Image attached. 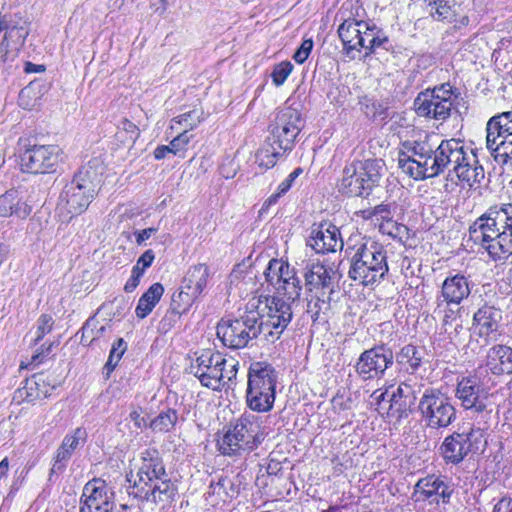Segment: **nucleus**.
<instances>
[{"label": "nucleus", "instance_id": "nucleus-1", "mask_svg": "<svg viewBox=\"0 0 512 512\" xmlns=\"http://www.w3.org/2000/svg\"><path fill=\"white\" fill-rule=\"evenodd\" d=\"M470 239L481 246L494 262L512 255V203L490 207L468 229Z\"/></svg>", "mask_w": 512, "mask_h": 512}, {"label": "nucleus", "instance_id": "nucleus-2", "mask_svg": "<svg viewBox=\"0 0 512 512\" xmlns=\"http://www.w3.org/2000/svg\"><path fill=\"white\" fill-rule=\"evenodd\" d=\"M302 126L301 114L297 109L286 107L278 112L274 122L269 126V136L256 153L259 166L274 167L280 157L293 149Z\"/></svg>", "mask_w": 512, "mask_h": 512}, {"label": "nucleus", "instance_id": "nucleus-3", "mask_svg": "<svg viewBox=\"0 0 512 512\" xmlns=\"http://www.w3.org/2000/svg\"><path fill=\"white\" fill-rule=\"evenodd\" d=\"M104 170L103 162L99 158H93L82 166L64 186L58 207L65 209L70 218L83 213L100 189Z\"/></svg>", "mask_w": 512, "mask_h": 512}, {"label": "nucleus", "instance_id": "nucleus-4", "mask_svg": "<svg viewBox=\"0 0 512 512\" xmlns=\"http://www.w3.org/2000/svg\"><path fill=\"white\" fill-rule=\"evenodd\" d=\"M387 255L384 247L367 240L355 247L350 258L348 276L363 286L373 285L388 273Z\"/></svg>", "mask_w": 512, "mask_h": 512}, {"label": "nucleus", "instance_id": "nucleus-5", "mask_svg": "<svg viewBox=\"0 0 512 512\" xmlns=\"http://www.w3.org/2000/svg\"><path fill=\"white\" fill-rule=\"evenodd\" d=\"M263 440L261 425L256 416L244 414L231 423L219 442L225 456H241L256 449Z\"/></svg>", "mask_w": 512, "mask_h": 512}, {"label": "nucleus", "instance_id": "nucleus-6", "mask_svg": "<svg viewBox=\"0 0 512 512\" xmlns=\"http://www.w3.org/2000/svg\"><path fill=\"white\" fill-rule=\"evenodd\" d=\"M258 313L248 311L233 320L222 319L216 327V335L222 344L230 349H242L255 339H261L257 319Z\"/></svg>", "mask_w": 512, "mask_h": 512}, {"label": "nucleus", "instance_id": "nucleus-7", "mask_svg": "<svg viewBox=\"0 0 512 512\" xmlns=\"http://www.w3.org/2000/svg\"><path fill=\"white\" fill-rule=\"evenodd\" d=\"M418 410L426 427L441 429L450 426L457 417L451 398L438 388H427L423 392Z\"/></svg>", "mask_w": 512, "mask_h": 512}, {"label": "nucleus", "instance_id": "nucleus-8", "mask_svg": "<svg viewBox=\"0 0 512 512\" xmlns=\"http://www.w3.org/2000/svg\"><path fill=\"white\" fill-rule=\"evenodd\" d=\"M486 148L494 160L512 164V110L492 116L486 124Z\"/></svg>", "mask_w": 512, "mask_h": 512}, {"label": "nucleus", "instance_id": "nucleus-9", "mask_svg": "<svg viewBox=\"0 0 512 512\" xmlns=\"http://www.w3.org/2000/svg\"><path fill=\"white\" fill-rule=\"evenodd\" d=\"M422 384L413 381L412 378L401 382L397 389L389 396L387 391L381 392L375 397L377 400V410L381 413L386 410L389 417L395 418L400 423L403 419H407L413 411L416 404L417 393L420 392Z\"/></svg>", "mask_w": 512, "mask_h": 512}, {"label": "nucleus", "instance_id": "nucleus-10", "mask_svg": "<svg viewBox=\"0 0 512 512\" xmlns=\"http://www.w3.org/2000/svg\"><path fill=\"white\" fill-rule=\"evenodd\" d=\"M486 441L480 428H470L467 432H453L445 437L440 446L446 463L457 465L469 454H476L485 448Z\"/></svg>", "mask_w": 512, "mask_h": 512}, {"label": "nucleus", "instance_id": "nucleus-11", "mask_svg": "<svg viewBox=\"0 0 512 512\" xmlns=\"http://www.w3.org/2000/svg\"><path fill=\"white\" fill-rule=\"evenodd\" d=\"M502 311L494 305L484 303L473 315L471 344L486 347L502 335Z\"/></svg>", "mask_w": 512, "mask_h": 512}, {"label": "nucleus", "instance_id": "nucleus-12", "mask_svg": "<svg viewBox=\"0 0 512 512\" xmlns=\"http://www.w3.org/2000/svg\"><path fill=\"white\" fill-rule=\"evenodd\" d=\"M21 152V167L31 174H46L55 171L60 160V149L55 145L24 144Z\"/></svg>", "mask_w": 512, "mask_h": 512}, {"label": "nucleus", "instance_id": "nucleus-13", "mask_svg": "<svg viewBox=\"0 0 512 512\" xmlns=\"http://www.w3.org/2000/svg\"><path fill=\"white\" fill-rule=\"evenodd\" d=\"M226 364L227 360L221 353L204 350L190 369L203 386L218 390L221 386H225L224 366Z\"/></svg>", "mask_w": 512, "mask_h": 512}, {"label": "nucleus", "instance_id": "nucleus-14", "mask_svg": "<svg viewBox=\"0 0 512 512\" xmlns=\"http://www.w3.org/2000/svg\"><path fill=\"white\" fill-rule=\"evenodd\" d=\"M394 363V353L386 345H377L363 351L355 365L357 374L363 380L380 378Z\"/></svg>", "mask_w": 512, "mask_h": 512}, {"label": "nucleus", "instance_id": "nucleus-15", "mask_svg": "<svg viewBox=\"0 0 512 512\" xmlns=\"http://www.w3.org/2000/svg\"><path fill=\"white\" fill-rule=\"evenodd\" d=\"M303 277L308 291H321L329 294L335 292L340 275L334 263L328 261H309L305 268Z\"/></svg>", "mask_w": 512, "mask_h": 512}, {"label": "nucleus", "instance_id": "nucleus-16", "mask_svg": "<svg viewBox=\"0 0 512 512\" xmlns=\"http://www.w3.org/2000/svg\"><path fill=\"white\" fill-rule=\"evenodd\" d=\"M455 397L465 410L482 413L487 408L488 392L474 376L463 377L457 382Z\"/></svg>", "mask_w": 512, "mask_h": 512}, {"label": "nucleus", "instance_id": "nucleus-17", "mask_svg": "<svg viewBox=\"0 0 512 512\" xmlns=\"http://www.w3.org/2000/svg\"><path fill=\"white\" fill-rule=\"evenodd\" d=\"M167 475L158 450L147 449L141 453V465L137 472L138 481L135 480L132 485H129V489L140 491L143 486L147 488L158 480H164Z\"/></svg>", "mask_w": 512, "mask_h": 512}, {"label": "nucleus", "instance_id": "nucleus-18", "mask_svg": "<svg viewBox=\"0 0 512 512\" xmlns=\"http://www.w3.org/2000/svg\"><path fill=\"white\" fill-rule=\"evenodd\" d=\"M112 495L103 480L93 479L87 482L80 499V512H113L115 504Z\"/></svg>", "mask_w": 512, "mask_h": 512}, {"label": "nucleus", "instance_id": "nucleus-19", "mask_svg": "<svg viewBox=\"0 0 512 512\" xmlns=\"http://www.w3.org/2000/svg\"><path fill=\"white\" fill-rule=\"evenodd\" d=\"M306 244L317 254L336 252L343 247L339 228L327 221L312 225Z\"/></svg>", "mask_w": 512, "mask_h": 512}, {"label": "nucleus", "instance_id": "nucleus-20", "mask_svg": "<svg viewBox=\"0 0 512 512\" xmlns=\"http://www.w3.org/2000/svg\"><path fill=\"white\" fill-rule=\"evenodd\" d=\"M472 282L462 273L450 274L441 285L440 297L433 310L435 315L442 313L444 304L459 305L471 293Z\"/></svg>", "mask_w": 512, "mask_h": 512}, {"label": "nucleus", "instance_id": "nucleus-21", "mask_svg": "<svg viewBox=\"0 0 512 512\" xmlns=\"http://www.w3.org/2000/svg\"><path fill=\"white\" fill-rule=\"evenodd\" d=\"M254 313L259 314L257 322L259 330H261V340L271 344L280 339L293 317L291 307H285L279 315L259 311V308Z\"/></svg>", "mask_w": 512, "mask_h": 512}, {"label": "nucleus", "instance_id": "nucleus-22", "mask_svg": "<svg viewBox=\"0 0 512 512\" xmlns=\"http://www.w3.org/2000/svg\"><path fill=\"white\" fill-rule=\"evenodd\" d=\"M453 488L440 476L428 475L418 480L414 486L413 496L416 501H429L430 503H439V498L443 503H448Z\"/></svg>", "mask_w": 512, "mask_h": 512}, {"label": "nucleus", "instance_id": "nucleus-23", "mask_svg": "<svg viewBox=\"0 0 512 512\" xmlns=\"http://www.w3.org/2000/svg\"><path fill=\"white\" fill-rule=\"evenodd\" d=\"M403 149L399 151L398 165L404 173L417 179L420 177L418 166L419 162H424L426 155L432 153V145L426 141H405L402 143Z\"/></svg>", "mask_w": 512, "mask_h": 512}, {"label": "nucleus", "instance_id": "nucleus-24", "mask_svg": "<svg viewBox=\"0 0 512 512\" xmlns=\"http://www.w3.org/2000/svg\"><path fill=\"white\" fill-rule=\"evenodd\" d=\"M364 49V58H368L374 54H378L379 49L389 51L392 44L386 33L376 24L364 21V27L361 29L360 38L358 39L357 52Z\"/></svg>", "mask_w": 512, "mask_h": 512}, {"label": "nucleus", "instance_id": "nucleus-25", "mask_svg": "<svg viewBox=\"0 0 512 512\" xmlns=\"http://www.w3.org/2000/svg\"><path fill=\"white\" fill-rule=\"evenodd\" d=\"M240 491L241 480L239 474L234 477L220 474L211 480L207 490V499H210L213 505H217L220 502L225 503L238 497Z\"/></svg>", "mask_w": 512, "mask_h": 512}, {"label": "nucleus", "instance_id": "nucleus-26", "mask_svg": "<svg viewBox=\"0 0 512 512\" xmlns=\"http://www.w3.org/2000/svg\"><path fill=\"white\" fill-rule=\"evenodd\" d=\"M277 373L274 367L266 362H253L248 370L247 388L267 392L275 396Z\"/></svg>", "mask_w": 512, "mask_h": 512}, {"label": "nucleus", "instance_id": "nucleus-27", "mask_svg": "<svg viewBox=\"0 0 512 512\" xmlns=\"http://www.w3.org/2000/svg\"><path fill=\"white\" fill-rule=\"evenodd\" d=\"M455 175L459 181L465 183L469 188L480 184L484 179V168L472 148L468 147L461 161L456 165Z\"/></svg>", "mask_w": 512, "mask_h": 512}, {"label": "nucleus", "instance_id": "nucleus-28", "mask_svg": "<svg viewBox=\"0 0 512 512\" xmlns=\"http://www.w3.org/2000/svg\"><path fill=\"white\" fill-rule=\"evenodd\" d=\"M176 492L177 487L167 475L164 480H158L155 484L147 488L143 486L140 491H128V494L142 501L159 504L171 503L174 500Z\"/></svg>", "mask_w": 512, "mask_h": 512}, {"label": "nucleus", "instance_id": "nucleus-29", "mask_svg": "<svg viewBox=\"0 0 512 512\" xmlns=\"http://www.w3.org/2000/svg\"><path fill=\"white\" fill-rule=\"evenodd\" d=\"M468 147L459 139L442 140L438 145V154L442 165L443 172L450 168L449 173L455 174L456 165L461 161L462 156L466 153ZM450 176V174H448Z\"/></svg>", "mask_w": 512, "mask_h": 512}, {"label": "nucleus", "instance_id": "nucleus-30", "mask_svg": "<svg viewBox=\"0 0 512 512\" xmlns=\"http://www.w3.org/2000/svg\"><path fill=\"white\" fill-rule=\"evenodd\" d=\"M86 438L87 432L81 427L76 428L72 434L66 435L57 449L52 471L62 470L65 467V463L71 458L73 452L78 449L80 445L85 443Z\"/></svg>", "mask_w": 512, "mask_h": 512}, {"label": "nucleus", "instance_id": "nucleus-31", "mask_svg": "<svg viewBox=\"0 0 512 512\" xmlns=\"http://www.w3.org/2000/svg\"><path fill=\"white\" fill-rule=\"evenodd\" d=\"M486 366L492 374H512V348L506 345L491 347L486 356Z\"/></svg>", "mask_w": 512, "mask_h": 512}, {"label": "nucleus", "instance_id": "nucleus-32", "mask_svg": "<svg viewBox=\"0 0 512 512\" xmlns=\"http://www.w3.org/2000/svg\"><path fill=\"white\" fill-rule=\"evenodd\" d=\"M32 212V207L20 197L19 192L10 189L0 196V217L16 216L25 219Z\"/></svg>", "mask_w": 512, "mask_h": 512}, {"label": "nucleus", "instance_id": "nucleus-33", "mask_svg": "<svg viewBox=\"0 0 512 512\" xmlns=\"http://www.w3.org/2000/svg\"><path fill=\"white\" fill-rule=\"evenodd\" d=\"M364 27L363 20L354 18L345 19L338 27V35L343 43V48L347 56L351 59L355 58L354 51L358 49V39L360 38L361 29Z\"/></svg>", "mask_w": 512, "mask_h": 512}, {"label": "nucleus", "instance_id": "nucleus-34", "mask_svg": "<svg viewBox=\"0 0 512 512\" xmlns=\"http://www.w3.org/2000/svg\"><path fill=\"white\" fill-rule=\"evenodd\" d=\"M369 195L373 189L379 186L380 180L385 172V164L381 159H367L355 163Z\"/></svg>", "mask_w": 512, "mask_h": 512}, {"label": "nucleus", "instance_id": "nucleus-35", "mask_svg": "<svg viewBox=\"0 0 512 512\" xmlns=\"http://www.w3.org/2000/svg\"><path fill=\"white\" fill-rule=\"evenodd\" d=\"M424 355L423 347L407 344L394 355V360L400 370L414 374L421 367Z\"/></svg>", "mask_w": 512, "mask_h": 512}, {"label": "nucleus", "instance_id": "nucleus-36", "mask_svg": "<svg viewBox=\"0 0 512 512\" xmlns=\"http://www.w3.org/2000/svg\"><path fill=\"white\" fill-rule=\"evenodd\" d=\"M360 178L361 175L355 163L345 167L339 191L349 197H368L369 193Z\"/></svg>", "mask_w": 512, "mask_h": 512}, {"label": "nucleus", "instance_id": "nucleus-37", "mask_svg": "<svg viewBox=\"0 0 512 512\" xmlns=\"http://www.w3.org/2000/svg\"><path fill=\"white\" fill-rule=\"evenodd\" d=\"M209 277V267L206 264L199 263L189 267L181 286H183V289L191 290L197 296H200L207 286Z\"/></svg>", "mask_w": 512, "mask_h": 512}, {"label": "nucleus", "instance_id": "nucleus-38", "mask_svg": "<svg viewBox=\"0 0 512 512\" xmlns=\"http://www.w3.org/2000/svg\"><path fill=\"white\" fill-rule=\"evenodd\" d=\"M332 294L321 292L312 296L307 302L306 313L313 323H325L331 310Z\"/></svg>", "mask_w": 512, "mask_h": 512}, {"label": "nucleus", "instance_id": "nucleus-39", "mask_svg": "<svg viewBox=\"0 0 512 512\" xmlns=\"http://www.w3.org/2000/svg\"><path fill=\"white\" fill-rule=\"evenodd\" d=\"M454 101H444L433 103V100L423 98L420 105H415L416 113L421 117H429L435 120H446L450 115Z\"/></svg>", "mask_w": 512, "mask_h": 512}, {"label": "nucleus", "instance_id": "nucleus-40", "mask_svg": "<svg viewBox=\"0 0 512 512\" xmlns=\"http://www.w3.org/2000/svg\"><path fill=\"white\" fill-rule=\"evenodd\" d=\"M164 293V287L161 283L152 284L148 290L140 297L135 309L136 316L140 319L147 317Z\"/></svg>", "mask_w": 512, "mask_h": 512}, {"label": "nucleus", "instance_id": "nucleus-41", "mask_svg": "<svg viewBox=\"0 0 512 512\" xmlns=\"http://www.w3.org/2000/svg\"><path fill=\"white\" fill-rule=\"evenodd\" d=\"M198 298L199 296L193 291L183 289V286H180L171 297L170 310L176 315L186 313Z\"/></svg>", "mask_w": 512, "mask_h": 512}, {"label": "nucleus", "instance_id": "nucleus-42", "mask_svg": "<svg viewBox=\"0 0 512 512\" xmlns=\"http://www.w3.org/2000/svg\"><path fill=\"white\" fill-rule=\"evenodd\" d=\"M275 396L267 394V392L256 391L247 388L246 402L248 407L256 412H268L273 408Z\"/></svg>", "mask_w": 512, "mask_h": 512}, {"label": "nucleus", "instance_id": "nucleus-43", "mask_svg": "<svg viewBox=\"0 0 512 512\" xmlns=\"http://www.w3.org/2000/svg\"><path fill=\"white\" fill-rule=\"evenodd\" d=\"M429 14L438 21H451L457 14L454 0H432L428 3Z\"/></svg>", "mask_w": 512, "mask_h": 512}, {"label": "nucleus", "instance_id": "nucleus-44", "mask_svg": "<svg viewBox=\"0 0 512 512\" xmlns=\"http://www.w3.org/2000/svg\"><path fill=\"white\" fill-rule=\"evenodd\" d=\"M26 36L27 32L21 27H13L7 31L0 43L2 58L6 60L10 50H17L19 46L23 45Z\"/></svg>", "mask_w": 512, "mask_h": 512}, {"label": "nucleus", "instance_id": "nucleus-45", "mask_svg": "<svg viewBox=\"0 0 512 512\" xmlns=\"http://www.w3.org/2000/svg\"><path fill=\"white\" fill-rule=\"evenodd\" d=\"M437 162H440V156L438 154V147H432V153H428L424 162H419L420 166L417 167L419 169L420 177H417L416 180H424L427 178H434L443 173L442 165H438Z\"/></svg>", "mask_w": 512, "mask_h": 512}, {"label": "nucleus", "instance_id": "nucleus-46", "mask_svg": "<svg viewBox=\"0 0 512 512\" xmlns=\"http://www.w3.org/2000/svg\"><path fill=\"white\" fill-rule=\"evenodd\" d=\"M191 136L187 134V131H183L179 133L169 145H161L158 146L154 150V157L157 160H161L166 157L168 153H173L176 155L177 153L184 151L190 142Z\"/></svg>", "mask_w": 512, "mask_h": 512}, {"label": "nucleus", "instance_id": "nucleus-47", "mask_svg": "<svg viewBox=\"0 0 512 512\" xmlns=\"http://www.w3.org/2000/svg\"><path fill=\"white\" fill-rule=\"evenodd\" d=\"M139 136L140 129L136 124L127 118L120 120L119 124L117 125V131L115 133V138L118 142L123 145H133Z\"/></svg>", "mask_w": 512, "mask_h": 512}, {"label": "nucleus", "instance_id": "nucleus-48", "mask_svg": "<svg viewBox=\"0 0 512 512\" xmlns=\"http://www.w3.org/2000/svg\"><path fill=\"white\" fill-rule=\"evenodd\" d=\"M285 307H291V303L284 298L277 296H261L256 308H259V311L279 315L280 311H284Z\"/></svg>", "mask_w": 512, "mask_h": 512}, {"label": "nucleus", "instance_id": "nucleus-49", "mask_svg": "<svg viewBox=\"0 0 512 512\" xmlns=\"http://www.w3.org/2000/svg\"><path fill=\"white\" fill-rule=\"evenodd\" d=\"M177 419L176 410L167 409L151 421L150 427L155 431L167 432L176 424Z\"/></svg>", "mask_w": 512, "mask_h": 512}, {"label": "nucleus", "instance_id": "nucleus-50", "mask_svg": "<svg viewBox=\"0 0 512 512\" xmlns=\"http://www.w3.org/2000/svg\"><path fill=\"white\" fill-rule=\"evenodd\" d=\"M203 120V111L194 109L189 112L183 113L175 118H173V122L181 125L183 127V131L189 132V130L194 129L198 126Z\"/></svg>", "mask_w": 512, "mask_h": 512}, {"label": "nucleus", "instance_id": "nucleus-51", "mask_svg": "<svg viewBox=\"0 0 512 512\" xmlns=\"http://www.w3.org/2000/svg\"><path fill=\"white\" fill-rule=\"evenodd\" d=\"M277 291H282L283 294L287 297L286 301L294 302L299 299L302 291V284L299 277H295L293 279L285 280L284 282H280L276 288Z\"/></svg>", "mask_w": 512, "mask_h": 512}, {"label": "nucleus", "instance_id": "nucleus-52", "mask_svg": "<svg viewBox=\"0 0 512 512\" xmlns=\"http://www.w3.org/2000/svg\"><path fill=\"white\" fill-rule=\"evenodd\" d=\"M382 229L387 235L393 239H397L403 244H405L410 238L409 228L406 225L397 223L395 221H387L382 226Z\"/></svg>", "mask_w": 512, "mask_h": 512}, {"label": "nucleus", "instance_id": "nucleus-53", "mask_svg": "<svg viewBox=\"0 0 512 512\" xmlns=\"http://www.w3.org/2000/svg\"><path fill=\"white\" fill-rule=\"evenodd\" d=\"M126 350L127 344L123 338H118L113 343L108 360L104 367L108 374L115 369Z\"/></svg>", "mask_w": 512, "mask_h": 512}, {"label": "nucleus", "instance_id": "nucleus-54", "mask_svg": "<svg viewBox=\"0 0 512 512\" xmlns=\"http://www.w3.org/2000/svg\"><path fill=\"white\" fill-rule=\"evenodd\" d=\"M281 267H283L282 259H271L264 271L265 280L267 283L272 285L275 289L281 282L280 274L282 273Z\"/></svg>", "mask_w": 512, "mask_h": 512}, {"label": "nucleus", "instance_id": "nucleus-55", "mask_svg": "<svg viewBox=\"0 0 512 512\" xmlns=\"http://www.w3.org/2000/svg\"><path fill=\"white\" fill-rule=\"evenodd\" d=\"M292 70L293 65L289 61L276 64L271 73L273 83L276 86H281L286 81Z\"/></svg>", "mask_w": 512, "mask_h": 512}, {"label": "nucleus", "instance_id": "nucleus-56", "mask_svg": "<svg viewBox=\"0 0 512 512\" xmlns=\"http://www.w3.org/2000/svg\"><path fill=\"white\" fill-rule=\"evenodd\" d=\"M312 48V39H305L301 43L300 47L295 51L293 55L294 61L297 62L298 64H303L307 60L309 54L311 53Z\"/></svg>", "mask_w": 512, "mask_h": 512}, {"label": "nucleus", "instance_id": "nucleus-57", "mask_svg": "<svg viewBox=\"0 0 512 512\" xmlns=\"http://www.w3.org/2000/svg\"><path fill=\"white\" fill-rule=\"evenodd\" d=\"M53 319L50 315L43 314L38 319L37 337L35 342H39L47 333L52 330Z\"/></svg>", "mask_w": 512, "mask_h": 512}, {"label": "nucleus", "instance_id": "nucleus-58", "mask_svg": "<svg viewBox=\"0 0 512 512\" xmlns=\"http://www.w3.org/2000/svg\"><path fill=\"white\" fill-rule=\"evenodd\" d=\"M143 276V268L134 266L132 268L131 277L128 279L124 286V291L127 293L133 292L140 283V279Z\"/></svg>", "mask_w": 512, "mask_h": 512}, {"label": "nucleus", "instance_id": "nucleus-59", "mask_svg": "<svg viewBox=\"0 0 512 512\" xmlns=\"http://www.w3.org/2000/svg\"><path fill=\"white\" fill-rule=\"evenodd\" d=\"M32 89L30 86L23 88L18 96V104L21 108L30 110L34 105L36 98H31Z\"/></svg>", "mask_w": 512, "mask_h": 512}, {"label": "nucleus", "instance_id": "nucleus-60", "mask_svg": "<svg viewBox=\"0 0 512 512\" xmlns=\"http://www.w3.org/2000/svg\"><path fill=\"white\" fill-rule=\"evenodd\" d=\"M423 98H428V100H433V103L437 102H444V101H450L448 98L440 96L439 93H434L432 90H426L424 92H421L418 94L416 99L414 100V106L420 105V103L423 101Z\"/></svg>", "mask_w": 512, "mask_h": 512}, {"label": "nucleus", "instance_id": "nucleus-61", "mask_svg": "<svg viewBox=\"0 0 512 512\" xmlns=\"http://www.w3.org/2000/svg\"><path fill=\"white\" fill-rule=\"evenodd\" d=\"M238 362H234L233 360L228 362L224 366V381L225 385L231 382L233 379L236 378L237 371H238Z\"/></svg>", "mask_w": 512, "mask_h": 512}, {"label": "nucleus", "instance_id": "nucleus-62", "mask_svg": "<svg viewBox=\"0 0 512 512\" xmlns=\"http://www.w3.org/2000/svg\"><path fill=\"white\" fill-rule=\"evenodd\" d=\"M301 168H296L293 172L289 174V176L280 183L278 186V190H280V193H286L292 186V183L294 180L302 173Z\"/></svg>", "mask_w": 512, "mask_h": 512}, {"label": "nucleus", "instance_id": "nucleus-63", "mask_svg": "<svg viewBox=\"0 0 512 512\" xmlns=\"http://www.w3.org/2000/svg\"><path fill=\"white\" fill-rule=\"evenodd\" d=\"M155 258L154 252L149 249L146 250L137 260V263L135 266H138L140 268H143V272L146 268L150 267L153 260Z\"/></svg>", "mask_w": 512, "mask_h": 512}, {"label": "nucleus", "instance_id": "nucleus-64", "mask_svg": "<svg viewBox=\"0 0 512 512\" xmlns=\"http://www.w3.org/2000/svg\"><path fill=\"white\" fill-rule=\"evenodd\" d=\"M493 512H512V498L503 497L493 508Z\"/></svg>", "mask_w": 512, "mask_h": 512}]
</instances>
